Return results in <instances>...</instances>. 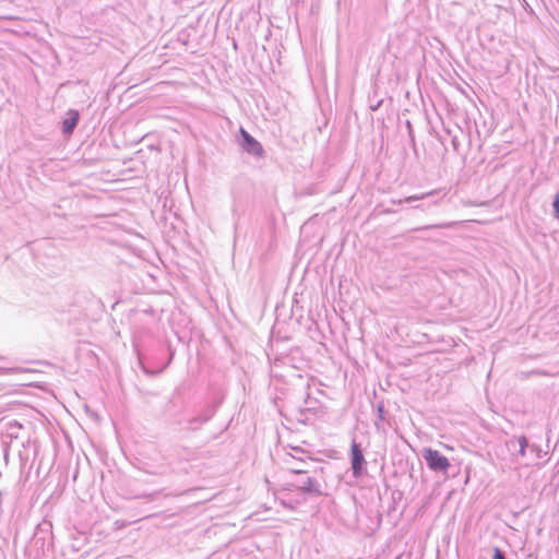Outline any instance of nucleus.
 <instances>
[{
	"mask_svg": "<svg viewBox=\"0 0 559 559\" xmlns=\"http://www.w3.org/2000/svg\"><path fill=\"white\" fill-rule=\"evenodd\" d=\"M423 457L425 459L428 467L436 472H447L450 467V461L442 455L439 451L430 448L423 450Z\"/></svg>",
	"mask_w": 559,
	"mask_h": 559,
	"instance_id": "nucleus-1",
	"label": "nucleus"
},
{
	"mask_svg": "<svg viewBox=\"0 0 559 559\" xmlns=\"http://www.w3.org/2000/svg\"><path fill=\"white\" fill-rule=\"evenodd\" d=\"M350 454H352V468L356 476H358L361 472L362 465L365 463V457L358 443L353 442L350 445Z\"/></svg>",
	"mask_w": 559,
	"mask_h": 559,
	"instance_id": "nucleus-2",
	"label": "nucleus"
},
{
	"mask_svg": "<svg viewBox=\"0 0 559 559\" xmlns=\"http://www.w3.org/2000/svg\"><path fill=\"white\" fill-rule=\"evenodd\" d=\"M79 120V112L70 110L68 117L63 120L62 128L66 134H71Z\"/></svg>",
	"mask_w": 559,
	"mask_h": 559,
	"instance_id": "nucleus-3",
	"label": "nucleus"
},
{
	"mask_svg": "<svg viewBox=\"0 0 559 559\" xmlns=\"http://www.w3.org/2000/svg\"><path fill=\"white\" fill-rule=\"evenodd\" d=\"M243 150L254 155L262 154V146L260 142H243Z\"/></svg>",
	"mask_w": 559,
	"mask_h": 559,
	"instance_id": "nucleus-4",
	"label": "nucleus"
},
{
	"mask_svg": "<svg viewBox=\"0 0 559 559\" xmlns=\"http://www.w3.org/2000/svg\"><path fill=\"white\" fill-rule=\"evenodd\" d=\"M554 211L556 215L559 214V194H557L554 200Z\"/></svg>",
	"mask_w": 559,
	"mask_h": 559,
	"instance_id": "nucleus-5",
	"label": "nucleus"
},
{
	"mask_svg": "<svg viewBox=\"0 0 559 559\" xmlns=\"http://www.w3.org/2000/svg\"><path fill=\"white\" fill-rule=\"evenodd\" d=\"M493 559H506L499 549H496Z\"/></svg>",
	"mask_w": 559,
	"mask_h": 559,
	"instance_id": "nucleus-6",
	"label": "nucleus"
},
{
	"mask_svg": "<svg viewBox=\"0 0 559 559\" xmlns=\"http://www.w3.org/2000/svg\"><path fill=\"white\" fill-rule=\"evenodd\" d=\"M556 216H557V218L559 219V213H558Z\"/></svg>",
	"mask_w": 559,
	"mask_h": 559,
	"instance_id": "nucleus-7",
	"label": "nucleus"
}]
</instances>
